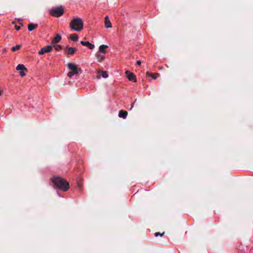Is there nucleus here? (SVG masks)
Instances as JSON below:
<instances>
[{
    "label": "nucleus",
    "mask_w": 253,
    "mask_h": 253,
    "mask_svg": "<svg viewBox=\"0 0 253 253\" xmlns=\"http://www.w3.org/2000/svg\"><path fill=\"white\" fill-rule=\"evenodd\" d=\"M126 75L127 78L129 81H133L134 82H136L137 79L134 75L132 73L129 72V71H126Z\"/></svg>",
    "instance_id": "423d86ee"
},
{
    "label": "nucleus",
    "mask_w": 253,
    "mask_h": 253,
    "mask_svg": "<svg viewBox=\"0 0 253 253\" xmlns=\"http://www.w3.org/2000/svg\"><path fill=\"white\" fill-rule=\"evenodd\" d=\"M68 69L71 70L67 74V76L69 78H71L74 75H78L80 72H81L82 70L81 69L77 67V65L73 63H69L68 64Z\"/></svg>",
    "instance_id": "7ed1b4c3"
},
{
    "label": "nucleus",
    "mask_w": 253,
    "mask_h": 253,
    "mask_svg": "<svg viewBox=\"0 0 253 253\" xmlns=\"http://www.w3.org/2000/svg\"><path fill=\"white\" fill-rule=\"evenodd\" d=\"M108 47V45L102 44V45H100L99 47V52H102V53H106V50H105V49Z\"/></svg>",
    "instance_id": "ddd939ff"
},
{
    "label": "nucleus",
    "mask_w": 253,
    "mask_h": 253,
    "mask_svg": "<svg viewBox=\"0 0 253 253\" xmlns=\"http://www.w3.org/2000/svg\"><path fill=\"white\" fill-rule=\"evenodd\" d=\"M165 232H163L162 233H160V232H156L155 233V236L156 237L158 236L159 235H160L161 236H162L164 234Z\"/></svg>",
    "instance_id": "412c9836"
},
{
    "label": "nucleus",
    "mask_w": 253,
    "mask_h": 253,
    "mask_svg": "<svg viewBox=\"0 0 253 253\" xmlns=\"http://www.w3.org/2000/svg\"><path fill=\"white\" fill-rule=\"evenodd\" d=\"M17 70L22 71H27V69L23 64H19L16 67Z\"/></svg>",
    "instance_id": "2eb2a0df"
},
{
    "label": "nucleus",
    "mask_w": 253,
    "mask_h": 253,
    "mask_svg": "<svg viewBox=\"0 0 253 253\" xmlns=\"http://www.w3.org/2000/svg\"><path fill=\"white\" fill-rule=\"evenodd\" d=\"M12 23L13 24H16V22H15V21H13V22H12Z\"/></svg>",
    "instance_id": "cd10ccee"
},
{
    "label": "nucleus",
    "mask_w": 253,
    "mask_h": 253,
    "mask_svg": "<svg viewBox=\"0 0 253 253\" xmlns=\"http://www.w3.org/2000/svg\"><path fill=\"white\" fill-rule=\"evenodd\" d=\"M64 13V8L62 6L52 8L49 11V13L52 16L55 17L61 16Z\"/></svg>",
    "instance_id": "20e7f679"
},
{
    "label": "nucleus",
    "mask_w": 253,
    "mask_h": 253,
    "mask_svg": "<svg viewBox=\"0 0 253 253\" xmlns=\"http://www.w3.org/2000/svg\"><path fill=\"white\" fill-rule=\"evenodd\" d=\"M2 50H3V51L4 52H6V51H7V49H6V48H4L2 49Z\"/></svg>",
    "instance_id": "a878e982"
},
{
    "label": "nucleus",
    "mask_w": 253,
    "mask_h": 253,
    "mask_svg": "<svg viewBox=\"0 0 253 253\" xmlns=\"http://www.w3.org/2000/svg\"><path fill=\"white\" fill-rule=\"evenodd\" d=\"M66 49L67 50V53L69 55H73L77 50L75 47H66Z\"/></svg>",
    "instance_id": "9d476101"
},
{
    "label": "nucleus",
    "mask_w": 253,
    "mask_h": 253,
    "mask_svg": "<svg viewBox=\"0 0 253 253\" xmlns=\"http://www.w3.org/2000/svg\"><path fill=\"white\" fill-rule=\"evenodd\" d=\"M53 185L63 191H66L69 189V183L64 179L60 177H53L52 180Z\"/></svg>",
    "instance_id": "f257e3e1"
},
{
    "label": "nucleus",
    "mask_w": 253,
    "mask_h": 253,
    "mask_svg": "<svg viewBox=\"0 0 253 253\" xmlns=\"http://www.w3.org/2000/svg\"><path fill=\"white\" fill-rule=\"evenodd\" d=\"M141 62L140 60H138L136 62L137 65H138V66H140L141 65Z\"/></svg>",
    "instance_id": "b1692460"
},
{
    "label": "nucleus",
    "mask_w": 253,
    "mask_h": 253,
    "mask_svg": "<svg viewBox=\"0 0 253 253\" xmlns=\"http://www.w3.org/2000/svg\"><path fill=\"white\" fill-rule=\"evenodd\" d=\"M15 28L16 30H19L20 29V27L17 25H15Z\"/></svg>",
    "instance_id": "5701e85b"
},
{
    "label": "nucleus",
    "mask_w": 253,
    "mask_h": 253,
    "mask_svg": "<svg viewBox=\"0 0 253 253\" xmlns=\"http://www.w3.org/2000/svg\"><path fill=\"white\" fill-rule=\"evenodd\" d=\"M52 49V47L51 45L44 46L41 50L39 51V54L40 55L43 54L45 53H48L50 52Z\"/></svg>",
    "instance_id": "39448f33"
},
{
    "label": "nucleus",
    "mask_w": 253,
    "mask_h": 253,
    "mask_svg": "<svg viewBox=\"0 0 253 253\" xmlns=\"http://www.w3.org/2000/svg\"><path fill=\"white\" fill-rule=\"evenodd\" d=\"M146 75L147 76L152 78L153 79H155V80L159 76V74H153V73H149V72H147Z\"/></svg>",
    "instance_id": "4468645a"
},
{
    "label": "nucleus",
    "mask_w": 253,
    "mask_h": 253,
    "mask_svg": "<svg viewBox=\"0 0 253 253\" xmlns=\"http://www.w3.org/2000/svg\"><path fill=\"white\" fill-rule=\"evenodd\" d=\"M38 26V25L36 24H33V23H30L28 25V29L29 31H33L34 29L37 28Z\"/></svg>",
    "instance_id": "f8f14e48"
},
{
    "label": "nucleus",
    "mask_w": 253,
    "mask_h": 253,
    "mask_svg": "<svg viewBox=\"0 0 253 253\" xmlns=\"http://www.w3.org/2000/svg\"><path fill=\"white\" fill-rule=\"evenodd\" d=\"M61 40V36L59 34H57L56 36L52 39V43H56L59 42Z\"/></svg>",
    "instance_id": "9b49d317"
},
{
    "label": "nucleus",
    "mask_w": 253,
    "mask_h": 253,
    "mask_svg": "<svg viewBox=\"0 0 253 253\" xmlns=\"http://www.w3.org/2000/svg\"><path fill=\"white\" fill-rule=\"evenodd\" d=\"M78 36L76 34H73L70 35V38L72 40L77 41L78 40Z\"/></svg>",
    "instance_id": "f3484780"
},
{
    "label": "nucleus",
    "mask_w": 253,
    "mask_h": 253,
    "mask_svg": "<svg viewBox=\"0 0 253 253\" xmlns=\"http://www.w3.org/2000/svg\"><path fill=\"white\" fill-rule=\"evenodd\" d=\"M83 25L82 19L79 17L73 18L70 23V28L76 31H81L83 29Z\"/></svg>",
    "instance_id": "f03ea898"
},
{
    "label": "nucleus",
    "mask_w": 253,
    "mask_h": 253,
    "mask_svg": "<svg viewBox=\"0 0 253 253\" xmlns=\"http://www.w3.org/2000/svg\"><path fill=\"white\" fill-rule=\"evenodd\" d=\"M133 106H134V102L131 104L130 109H131L133 107Z\"/></svg>",
    "instance_id": "bb28decb"
},
{
    "label": "nucleus",
    "mask_w": 253,
    "mask_h": 253,
    "mask_svg": "<svg viewBox=\"0 0 253 253\" xmlns=\"http://www.w3.org/2000/svg\"><path fill=\"white\" fill-rule=\"evenodd\" d=\"M25 73L24 72V71H22L20 72V75L21 76V77H24L25 76Z\"/></svg>",
    "instance_id": "4be33fe9"
},
{
    "label": "nucleus",
    "mask_w": 253,
    "mask_h": 253,
    "mask_svg": "<svg viewBox=\"0 0 253 253\" xmlns=\"http://www.w3.org/2000/svg\"><path fill=\"white\" fill-rule=\"evenodd\" d=\"M81 44L84 46L88 47L90 49H93L95 47L94 44L90 43L89 42L81 41Z\"/></svg>",
    "instance_id": "0eeeda50"
},
{
    "label": "nucleus",
    "mask_w": 253,
    "mask_h": 253,
    "mask_svg": "<svg viewBox=\"0 0 253 253\" xmlns=\"http://www.w3.org/2000/svg\"><path fill=\"white\" fill-rule=\"evenodd\" d=\"M18 21L20 22L19 24L23 26L22 20L19 19Z\"/></svg>",
    "instance_id": "393cba45"
},
{
    "label": "nucleus",
    "mask_w": 253,
    "mask_h": 253,
    "mask_svg": "<svg viewBox=\"0 0 253 253\" xmlns=\"http://www.w3.org/2000/svg\"><path fill=\"white\" fill-rule=\"evenodd\" d=\"M1 95V91H0V95Z\"/></svg>",
    "instance_id": "c85d7f7f"
},
{
    "label": "nucleus",
    "mask_w": 253,
    "mask_h": 253,
    "mask_svg": "<svg viewBox=\"0 0 253 253\" xmlns=\"http://www.w3.org/2000/svg\"><path fill=\"white\" fill-rule=\"evenodd\" d=\"M98 59L99 60V61L101 62L104 59V56L103 55H98Z\"/></svg>",
    "instance_id": "aec40b11"
},
{
    "label": "nucleus",
    "mask_w": 253,
    "mask_h": 253,
    "mask_svg": "<svg viewBox=\"0 0 253 253\" xmlns=\"http://www.w3.org/2000/svg\"><path fill=\"white\" fill-rule=\"evenodd\" d=\"M54 47H55V49L57 51H59L62 49L61 45H59V44L56 45Z\"/></svg>",
    "instance_id": "6ab92c4d"
},
{
    "label": "nucleus",
    "mask_w": 253,
    "mask_h": 253,
    "mask_svg": "<svg viewBox=\"0 0 253 253\" xmlns=\"http://www.w3.org/2000/svg\"><path fill=\"white\" fill-rule=\"evenodd\" d=\"M104 23H105V27L106 28H111L112 27L111 23V22H110V21L109 20V18L108 16H106L105 17Z\"/></svg>",
    "instance_id": "6e6552de"
},
{
    "label": "nucleus",
    "mask_w": 253,
    "mask_h": 253,
    "mask_svg": "<svg viewBox=\"0 0 253 253\" xmlns=\"http://www.w3.org/2000/svg\"><path fill=\"white\" fill-rule=\"evenodd\" d=\"M127 116V112L126 111L121 110L119 112V117L123 119H126Z\"/></svg>",
    "instance_id": "1a4fd4ad"
},
{
    "label": "nucleus",
    "mask_w": 253,
    "mask_h": 253,
    "mask_svg": "<svg viewBox=\"0 0 253 253\" xmlns=\"http://www.w3.org/2000/svg\"><path fill=\"white\" fill-rule=\"evenodd\" d=\"M98 75L100 76L101 75L103 78H106L108 77V74L106 71H99L98 73Z\"/></svg>",
    "instance_id": "dca6fc26"
},
{
    "label": "nucleus",
    "mask_w": 253,
    "mask_h": 253,
    "mask_svg": "<svg viewBox=\"0 0 253 253\" xmlns=\"http://www.w3.org/2000/svg\"><path fill=\"white\" fill-rule=\"evenodd\" d=\"M21 47V45L20 44H17L15 46L12 47L11 48V50L13 51H15L16 50H19Z\"/></svg>",
    "instance_id": "a211bd4d"
}]
</instances>
